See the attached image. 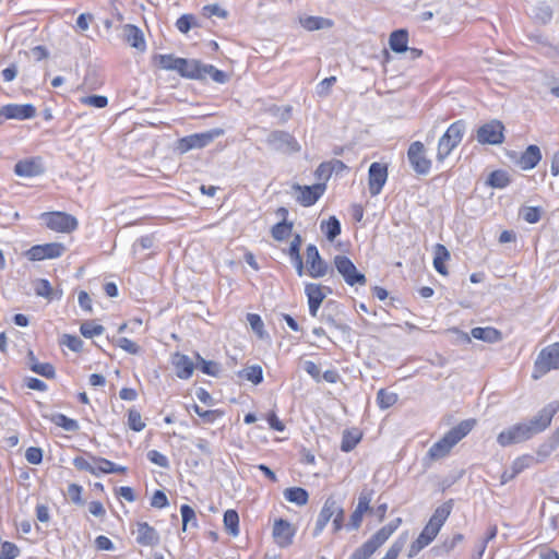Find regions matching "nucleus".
<instances>
[{
    "label": "nucleus",
    "mask_w": 559,
    "mask_h": 559,
    "mask_svg": "<svg viewBox=\"0 0 559 559\" xmlns=\"http://www.w3.org/2000/svg\"><path fill=\"white\" fill-rule=\"evenodd\" d=\"M388 180V166L382 163L374 162L369 166L368 170V188L371 197L380 194L382 188Z\"/></svg>",
    "instance_id": "nucleus-15"
},
{
    "label": "nucleus",
    "mask_w": 559,
    "mask_h": 559,
    "mask_svg": "<svg viewBox=\"0 0 559 559\" xmlns=\"http://www.w3.org/2000/svg\"><path fill=\"white\" fill-rule=\"evenodd\" d=\"M320 227L330 241H333L341 234V223L335 216H330L328 221L321 222Z\"/></svg>",
    "instance_id": "nucleus-38"
},
{
    "label": "nucleus",
    "mask_w": 559,
    "mask_h": 559,
    "mask_svg": "<svg viewBox=\"0 0 559 559\" xmlns=\"http://www.w3.org/2000/svg\"><path fill=\"white\" fill-rule=\"evenodd\" d=\"M332 289L328 286H322L316 283H308L305 287V294L308 298L309 312L312 317H316L318 310L326 297V294H331Z\"/></svg>",
    "instance_id": "nucleus-16"
},
{
    "label": "nucleus",
    "mask_w": 559,
    "mask_h": 559,
    "mask_svg": "<svg viewBox=\"0 0 559 559\" xmlns=\"http://www.w3.org/2000/svg\"><path fill=\"white\" fill-rule=\"evenodd\" d=\"M73 466L79 471H85L91 473L92 475L98 476L97 464H92L86 459L82 456H75L72 461Z\"/></svg>",
    "instance_id": "nucleus-54"
},
{
    "label": "nucleus",
    "mask_w": 559,
    "mask_h": 559,
    "mask_svg": "<svg viewBox=\"0 0 559 559\" xmlns=\"http://www.w3.org/2000/svg\"><path fill=\"white\" fill-rule=\"evenodd\" d=\"M25 459L29 464L38 465L43 461V450L38 447H29L25 452Z\"/></svg>",
    "instance_id": "nucleus-63"
},
{
    "label": "nucleus",
    "mask_w": 559,
    "mask_h": 559,
    "mask_svg": "<svg viewBox=\"0 0 559 559\" xmlns=\"http://www.w3.org/2000/svg\"><path fill=\"white\" fill-rule=\"evenodd\" d=\"M224 526L226 532L236 537L239 534V515L237 511L229 509L224 513Z\"/></svg>",
    "instance_id": "nucleus-40"
},
{
    "label": "nucleus",
    "mask_w": 559,
    "mask_h": 559,
    "mask_svg": "<svg viewBox=\"0 0 559 559\" xmlns=\"http://www.w3.org/2000/svg\"><path fill=\"white\" fill-rule=\"evenodd\" d=\"M36 116V108L32 104H8L0 108V126L7 120H27Z\"/></svg>",
    "instance_id": "nucleus-10"
},
{
    "label": "nucleus",
    "mask_w": 559,
    "mask_h": 559,
    "mask_svg": "<svg viewBox=\"0 0 559 559\" xmlns=\"http://www.w3.org/2000/svg\"><path fill=\"white\" fill-rule=\"evenodd\" d=\"M179 59H180V57H176L173 53H167V55L157 53V55L153 56L152 62L155 67H158L159 69L177 72Z\"/></svg>",
    "instance_id": "nucleus-34"
},
{
    "label": "nucleus",
    "mask_w": 559,
    "mask_h": 559,
    "mask_svg": "<svg viewBox=\"0 0 559 559\" xmlns=\"http://www.w3.org/2000/svg\"><path fill=\"white\" fill-rule=\"evenodd\" d=\"M402 519L396 518L378 530L368 540L357 548L349 559H369L401 526Z\"/></svg>",
    "instance_id": "nucleus-1"
},
{
    "label": "nucleus",
    "mask_w": 559,
    "mask_h": 559,
    "mask_svg": "<svg viewBox=\"0 0 559 559\" xmlns=\"http://www.w3.org/2000/svg\"><path fill=\"white\" fill-rule=\"evenodd\" d=\"M194 413L200 416L205 423H213L218 416H221V413L216 409H203L199 405L193 404L192 406Z\"/></svg>",
    "instance_id": "nucleus-61"
},
{
    "label": "nucleus",
    "mask_w": 559,
    "mask_h": 559,
    "mask_svg": "<svg viewBox=\"0 0 559 559\" xmlns=\"http://www.w3.org/2000/svg\"><path fill=\"white\" fill-rule=\"evenodd\" d=\"M389 45L396 53L406 52L408 50V32L404 28L392 32L389 37Z\"/></svg>",
    "instance_id": "nucleus-27"
},
{
    "label": "nucleus",
    "mask_w": 559,
    "mask_h": 559,
    "mask_svg": "<svg viewBox=\"0 0 559 559\" xmlns=\"http://www.w3.org/2000/svg\"><path fill=\"white\" fill-rule=\"evenodd\" d=\"M540 160H542L540 148L535 144H531L522 153L518 164L523 170H530V169H533L534 167H536Z\"/></svg>",
    "instance_id": "nucleus-24"
},
{
    "label": "nucleus",
    "mask_w": 559,
    "mask_h": 559,
    "mask_svg": "<svg viewBox=\"0 0 559 559\" xmlns=\"http://www.w3.org/2000/svg\"><path fill=\"white\" fill-rule=\"evenodd\" d=\"M534 15L543 24H546V23L550 22V20L552 17V10L549 5L542 4L535 9Z\"/></svg>",
    "instance_id": "nucleus-64"
},
{
    "label": "nucleus",
    "mask_w": 559,
    "mask_h": 559,
    "mask_svg": "<svg viewBox=\"0 0 559 559\" xmlns=\"http://www.w3.org/2000/svg\"><path fill=\"white\" fill-rule=\"evenodd\" d=\"M464 539L463 534L457 533L453 535L451 538H445L442 544L432 548V551L437 556H443L450 554L460 543Z\"/></svg>",
    "instance_id": "nucleus-37"
},
{
    "label": "nucleus",
    "mask_w": 559,
    "mask_h": 559,
    "mask_svg": "<svg viewBox=\"0 0 559 559\" xmlns=\"http://www.w3.org/2000/svg\"><path fill=\"white\" fill-rule=\"evenodd\" d=\"M399 400L394 392H389L385 389H380L377 393V403L381 409H388L393 406Z\"/></svg>",
    "instance_id": "nucleus-44"
},
{
    "label": "nucleus",
    "mask_w": 559,
    "mask_h": 559,
    "mask_svg": "<svg viewBox=\"0 0 559 559\" xmlns=\"http://www.w3.org/2000/svg\"><path fill=\"white\" fill-rule=\"evenodd\" d=\"M66 247L59 242L36 245L25 251V257L29 261H41L45 259H56L63 254Z\"/></svg>",
    "instance_id": "nucleus-12"
},
{
    "label": "nucleus",
    "mask_w": 559,
    "mask_h": 559,
    "mask_svg": "<svg viewBox=\"0 0 559 559\" xmlns=\"http://www.w3.org/2000/svg\"><path fill=\"white\" fill-rule=\"evenodd\" d=\"M197 368H199L203 373L209 376H217L219 372V365L212 360H205L199 354H197Z\"/></svg>",
    "instance_id": "nucleus-47"
},
{
    "label": "nucleus",
    "mask_w": 559,
    "mask_h": 559,
    "mask_svg": "<svg viewBox=\"0 0 559 559\" xmlns=\"http://www.w3.org/2000/svg\"><path fill=\"white\" fill-rule=\"evenodd\" d=\"M88 456L91 457V460L94 464H97L98 475L102 473L110 474V473H126L127 472V467L116 465L114 462H111L107 459L94 456L92 454H88Z\"/></svg>",
    "instance_id": "nucleus-33"
},
{
    "label": "nucleus",
    "mask_w": 559,
    "mask_h": 559,
    "mask_svg": "<svg viewBox=\"0 0 559 559\" xmlns=\"http://www.w3.org/2000/svg\"><path fill=\"white\" fill-rule=\"evenodd\" d=\"M407 158L413 170L419 176H426L431 169V160L427 157L425 145L419 142H413L407 150Z\"/></svg>",
    "instance_id": "nucleus-7"
},
{
    "label": "nucleus",
    "mask_w": 559,
    "mask_h": 559,
    "mask_svg": "<svg viewBox=\"0 0 559 559\" xmlns=\"http://www.w3.org/2000/svg\"><path fill=\"white\" fill-rule=\"evenodd\" d=\"M35 294L39 297L46 298L48 301L60 299L62 297L61 290H55L49 281L46 278H38L34 282Z\"/></svg>",
    "instance_id": "nucleus-31"
},
{
    "label": "nucleus",
    "mask_w": 559,
    "mask_h": 559,
    "mask_svg": "<svg viewBox=\"0 0 559 559\" xmlns=\"http://www.w3.org/2000/svg\"><path fill=\"white\" fill-rule=\"evenodd\" d=\"M334 265L338 274L349 286H364L367 283L365 274L359 272L353 261L346 255H335Z\"/></svg>",
    "instance_id": "nucleus-5"
},
{
    "label": "nucleus",
    "mask_w": 559,
    "mask_h": 559,
    "mask_svg": "<svg viewBox=\"0 0 559 559\" xmlns=\"http://www.w3.org/2000/svg\"><path fill=\"white\" fill-rule=\"evenodd\" d=\"M306 261L308 274L313 278L325 276L329 271V264L321 258L318 248L314 245H308L306 249Z\"/></svg>",
    "instance_id": "nucleus-14"
},
{
    "label": "nucleus",
    "mask_w": 559,
    "mask_h": 559,
    "mask_svg": "<svg viewBox=\"0 0 559 559\" xmlns=\"http://www.w3.org/2000/svg\"><path fill=\"white\" fill-rule=\"evenodd\" d=\"M223 134V129L215 128L206 132L187 135L178 141L177 148L181 154H185L191 150L203 148L211 144L216 138Z\"/></svg>",
    "instance_id": "nucleus-3"
},
{
    "label": "nucleus",
    "mask_w": 559,
    "mask_h": 559,
    "mask_svg": "<svg viewBox=\"0 0 559 559\" xmlns=\"http://www.w3.org/2000/svg\"><path fill=\"white\" fill-rule=\"evenodd\" d=\"M56 426L63 428L66 431H78L80 426L75 419L69 418L61 413L51 414L49 416H45Z\"/></svg>",
    "instance_id": "nucleus-35"
},
{
    "label": "nucleus",
    "mask_w": 559,
    "mask_h": 559,
    "mask_svg": "<svg viewBox=\"0 0 559 559\" xmlns=\"http://www.w3.org/2000/svg\"><path fill=\"white\" fill-rule=\"evenodd\" d=\"M533 437L526 423L513 425L512 427L501 431L497 437V442L501 447H508L514 443L526 441Z\"/></svg>",
    "instance_id": "nucleus-11"
},
{
    "label": "nucleus",
    "mask_w": 559,
    "mask_h": 559,
    "mask_svg": "<svg viewBox=\"0 0 559 559\" xmlns=\"http://www.w3.org/2000/svg\"><path fill=\"white\" fill-rule=\"evenodd\" d=\"M31 370L47 379H53L56 376L55 367L49 362H39L31 366Z\"/></svg>",
    "instance_id": "nucleus-52"
},
{
    "label": "nucleus",
    "mask_w": 559,
    "mask_h": 559,
    "mask_svg": "<svg viewBox=\"0 0 559 559\" xmlns=\"http://www.w3.org/2000/svg\"><path fill=\"white\" fill-rule=\"evenodd\" d=\"M300 194L298 195V202L304 206H310L314 204L324 192L323 185L305 186L304 188L298 187Z\"/></svg>",
    "instance_id": "nucleus-25"
},
{
    "label": "nucleus",
    "mask_w": 559,
    "mask_h": 559,
    "mask_svg": "<svg viewBox=\"0 0 559 559\" xmlns=\"http://www.w3.org/2000/svg\"><path fill=\"white\" fill-rule=\"evenodd\" d=\"M294 535L295 528L288 521L283 519L275 521L273 526V537L280 547L285 548L292 545Z\"/></svg>",
    "instance_id": "nucleus-17"
},
{
    "label": "nucleus",
    "mask_w": 559,
    "mask_h": 559,
    "mask_svg": "<svg viewBox=\"0 0 559 559\" xmlns=\"http://www.w3.org/2000/svg\"><path fill=\"white\" fill-rule=\"evenodd\" d=\"M46 226L55 231L71 233L78 228V219L64 212H46L40 215Z\"/></svg>",
    "instance_id": "nucleus-6"
},
{
    "label": "nucleus",
    "mask_w": 559,
    "mask_h": 559,
    "mask_svg": "<svg viewBox=\"0 0 559 559\" xmlns=\"http://www.w3.org/2000/svg\"><path fill=\"white\" fill-rule=\"evenodd\" d=\"M439 530L433 527L432 524L427 523L423 528L419 536L412 543L408 557L413 558L419 554L425 547H427L439 534Z\"/></svg>",
    "instance_id": "nucleus-18"
},
{
    "label": "nucleus",
    "mask_w": 559,
    "mask_h": 559,
    "mask_svg": "<svg viewBox=\"0 0 559 559\" xmlns=\"http://www.w3.org/2000/svg\"><path fill=\"white\" fill-rule=\"evenodd\" d=\"M292 230L293 223L284 219L272 227L271 235L275 240L283 241L290 236Z\"/></svg>",
    "instance_id": "nucleus-43"
},
{
    "label": "nucleus",
    "mask_w": 559,
    "mask_h": 559,
    "mask_svg": "<svg viewBox=\"0 0 559 559\" xmlns=\"http://www.w3.org/2000/svg\"><path fill=\"white\" fill-rule=\"evenodd\" d=\"M177 72L180 76L190 80H203L202 69L204 63L195 59L180 58Z\"/></svg>",
    "instance_id": "nucleus-19"
},
{
    "label": "nucleus",
    "mask_w": 559,
    "mask_h": 559,
    "mask_svg": "<svg viewBox=\"0 0 559 559\" xmlns=\"http://www.w3.org/2000/svg\"><path fill=\"white\" fill-rule=\"evenodd\" d=\"M300 25L309 31H319L324 28H331L334 23L332 20L322 16H299Z\"/></svg>",
    "instance_id": "nucleus-29"
},
{
    "label": "nucleus",
    "mask_w": 559,
    "mask_h": 559,
    "mask_svg": "<svg viewBox=\"0 0 559 559\" xmlns=\"http://www.w3.org/2000/svg\"><path fill=\"white\" fill-rule=\"evenodd\" d=\"M171 362L178 378L187 380L192 376L195 366L187 355L176 353L173 356Z\"/></svg>",
    "instance_id": "nucleus-23"
},
{
    "label": "nucleus",
    "mask_w": 559,
    "mask_h": 559,
    "mask_svg": "<svg viewBox=\"0 0 559 559\" xmlns=\"http://www.w3.org/2000/svg\"><path fill=\"white\" fill-rule=\"evenodd\" d=\"M202 73H203V80L207 75H210L214 82L221 83V84L227 82V80H228V75L224 71L216 69L212 64H204L203 69H202Z\"/></svg>",
    "instance_id": "nucleus-50"
},
{
    "label": "nucleus",
    "mask_w": 559,
    "mask_h": 559,
    "mask_svg": "<svg viewBox=\"0 0 559 559\" xmlns=\"http://www.w3.org/2000/svg\"><path fill=\"white\" fill-rule=\"evenodd\" d=\"M450 253L443 245L436 246V255L433 258V266L436 271L442 275H447L448 271L444 261L449 259Z\"/></svg>",
    "instance_id": "nucleus-42"
},
{
    "label": "nucleus",
    "mask_w": 559,
    "mask_h": 559,
    "mask_svg": "<svg viewBox=\"0 0 559 559\" xmlns=\"http://www.w3.org/2000/svg\"><path fill=\"white\" fill-rule=\"evenodd\" d=\"M284 497L287 501L297 506H305L308 502V491L301 487H290L284 490Z\"/></svg>",
    "instance_id": "nucleus-36"
},
{
    "label": "nucleus",
    "mask_w": 559,
    "mask_h": 559,
    "mask_svg": "<svg viewBox=\"0 0 559 559\" xmlns=\"http://www.w3.org/2000/svg\"><path fill=\"white\" fill-rule=\"evenodd\" d=\"M559 411V402H551L544 406L527 424L533 436L545 431Z\"/></svg>",
    "instance_id": "nucleus-9"
},
{
    "label": "nucleus",
    "mask_w": 559,
    "mask_h": 559,
    "mask_svg": "<svg viewBox=\"0 0 559 559\" xmlns=\"http://www.w3.org/2000/svg\"><path fill=\"white\" fill-rule=\"evenodd\" d=\"M20 555L19 547L11 543L4 542L1 545L0 559H15Z\"/></svg>",
    "instance_id": "nucleus-60"
},
{
    "label": "nucleus",
    "mask_w": 559,
    "mask_h": 559,
    "mask_svg": "<svg viewBox=\"0 0 559 559\" xmlns=\"http://www.w3.org/2000/svg\"><path fill=\"white\" fill-rule=\"evenodd\" d=\"M62 344L69 349L75 353H80L83 349V341L76 335L64 334L62 336Z\"/></svg>",
    "instance_id": "nucleus-59"
},
{
    "label": "nucleus",
    "mask_w": 559,
    "mask_h": 559,
    "mask_svg": "<svg viewBox=\"0 0 559 559\" xmlns=\"http://www.w3.org/2000/svg\"><path fill=\"white\" fill-rule=\"evenodd\" d=\"M475 420L466 419L461 421L457 426L450 429L444 438L448 439L450 445L454 447L460 442L474 427Z\"/></svg>",
    "instance_id": "nucleus-26"
},
{
    "label": "nucleus",
    "mask_w": 559,
    "mask_h": 559,
    "mask_svg": "<svg viewBox=\"0 0 559 559\" xmlns=\"http://www.w3.org/2000/svg\"><path fill=\"white\" fill-rule=\"evenodd\" d=\"M269 146L275 151L293 153L299 151L300 146L296 139L286 131H273L266 139Z\"/></svg>",
    "instance_id": "nucleus-13"
},
{
    "label": "nucleus",
    "mask_w": 559,
    "mask_h": 559,
    "mask_svg": "<svg viewBox=\"0 0 559 559\" xmlns=\"http://www.w3.org/2000/svg\"><path fill=\"white\" fill-rule=\"evenodd\" d=\"M535 463V457L525 454L516 457L511 465V469H513L518 475L522 473L524 469L531 467Z\"/></svg>",
    "instance_id": "nucleus-51"
},
{
    "label": "nucleus",
    "mask_w": 559,
    "mask_h": 559,
    "mask_svg": "<svg viewBox=\"0 0 559 559\" xmlns=\"http://www.w3.org/2000/svg\"><path fill=\"white\" fill-rule=\"evenodd\" d=\"M557 449L558 444L552 440V438H550L547 442L538 447L535 463L544 462Z\"/></svg>",
    "instance_id": "nucleus-49"
},
{
    "label": "nucleus",
    "mask_w": 559,
    "mask_h": 559,
    "mask_svg": "<svg viewBox=\"0 0 559 559\" xmlns=\"http://www.w3.org/2000/svg\"><path fill=\"white\" fill-rule=\"evenodd\" d=\"M476 140L480 144L498 145L504 141V126L500 120L492 119L477 129Z\"/></svg>",
    "instance_id": "nucleus-8"
},
{
    "label": "nucleus",
    "mask_w": 559,
    "mask_h": 559,
    "mask_svg": "<svg viewBox=\"0 0 559 559\" xmlns=\"http://www.w3.org/2000/svg\"><path fill=\"white\" fill-rule=\"evenodd\" d=\"M453 508V500L450 499L445 502H443L441 506H439L431 518L429 519L428 523L432 524L433 527L438 528L439 531L448 520V518L451 514Z\"/></svg>",
    "instance_id": "nucleus-28"
},
{
    "label": "nucleus",
    "mask_w": 559,
    "mask_h": 559,
    "mask_svg": "<svg viewBox=\"0 0 559 559\" xmlns=\"http://www.w3.org/2000/svg\"><path fill=\"white\" fill-rule=\"evenodd\" d=\"M239 376L254 384H259L263 380V371L260 366H250L239 371Z\"/></svg>",
    "instance_id": "nucleus-46"
},
{
    "label": "nucleus",
    "mask_w": 559,
    "mask_h": 559,
    "mask_svg": "<svg viewBox=\"0 0 559 559\" xmlns=\"http://www.w3.org/2000/svg\"><path fill=\"white\" fill-rule=\"evenodd\" d=\"M128 425L133 431H142L145 428V424L142 421L140 412L136 409H130L128 413Z\"/></svg>",
    "instance_id": "nucleus-57"
},
{
    "label": "nucleus",
    "mask_w": 559,
    "mask_h": 559,
    "mask_svg": "<svg viewBox=\"0 0 559 559\" xmlns=\"http://www.w3.org/2000/svg\"><path fill=\"white\" fill-rule=\"evenodd\" d=\"M180 513L182 518V530L186 531L187 526L192 523L193 526H197V516L194 510L188 506L182 504L180 507Z\"/></svg>",
    "instance_id": "nucleus-55"
},
{
    "label": "nucleus",
    "mask_w": 559,
    "mask_h": 559,
    "mask_svg": "<svg viewBox=\"0 0 559 559\" xmlns=\"http://www.w3.org/2000/svg\"><path fill=\"white\" fill-rule=\"evenodd\" d=\"M453 447L450 445L448 439H445L444 437L442 439H440L439 441H437L436 443H433L429 451H428V456L431 459V460H439V459H442L444 456H447L451 449Z\"/></svg>",
    "instance_id": "nucleus-41"
},
{
    "label": "nucleus",
    "mask_w": 559,
    "mask_h": 559,
    "mask_svg": "<svg viewBox=\"0 0 559 559\" xmlns=\"http://www.w3.org/2000/svg\"><path fill=\"white\" fill-rule=\"evenodd\" d=\"M247 321L249 322L252 331L260 337L263 338L265 331H264V323L261 319V317L257 313H248L247 314Z\"/></svg>",
    "instance_id": "nucleus-53"
},
{
    "label": "nucleus",
    "mask_w": 559,
    "mask_h": 559,
    "mask_svg": "<svg viewBox=\"0 0 559 559\" xmlns=\"http://www.w3.org/2000/svg\"><path fill=\"white\" fill-rule=\"evenodd\" d=\"M336 510H337L336 500L333 497H329L325 500V502L318 515L316 526L313 528L314 537L319 536L323 532V530L325 528L326 524L332 519V516L334 515Z\"/></svg>",
    "instance_id": "nucleus-21"
},
{
    "label": "nucleus",
    "mask_w": 559,
    "mask_h": 559,
    "mask_svg": "<svg viewBox=\"0 0 559 559\" xmlns=\"http://www.w3.org/2000/svg\"><path fill=\"white\" fill-rule=\"evenodd\" d=\"M466 130L464 120H457L450 124L445 133L439 139L437 159L442 162L461 143Z\"/></svg>",
    "instance_id": "nucleus-2"
},
{
    "label": "nucleus",
    "mask_w": 559,
    "mask_h": 559,
    "mask_svg": "<svg viewBox=\"0 0 559 559\" xmlns=\"http://www.w3.org/2000/svg\"><path fill=\"white\" fill-rule=\"evenodd\" d=\"M510 177L507 171L498 169L489 174L486 183L491 188L503 189L510 183Z\"/></svg>",
    "instance_id": "nucleus-39"
},
{
    "label": "nucleus",
    "mask_w": 559,
    "mask_h": 559,
    "mask_svg": "<svg viewBox=\"0 0 559 559\" xmlns=\"http://www.w3.org/2000/svg\"><path fill=\"white\" fill-rule=\"evenodd\" d=\"M372 495H373V490L364 488L359 495L358 503H357L356 508L360 509L364 512L372 511L370 508Z\"/></svg>",
    "instance_id": "nucleus-58"
},
{
    "label": "nucleus",
    "mask_w": 559,
    "mask_h": 559,
    "mask_svg": "<svg viewBox=\"0 0 559 559\" xmlns=\"http://www.w3.org/2000/svg\"><path fill=\"white\" fill-rule=\"evenodd\" d=\"M104 331L105 328L100 324H96L94 321H85L80 326L81 334L86 338L102 335Z\"/></svg>",
    "instance_id": "nucleus-48"
},
{
    "label": "nucleus",
    "mask_w": 559,
    "mask_h": 559,
    "mask_svg": "<svg viewBox=\"0 0 559 559\" xmlns=\"http://www.w3.org/2000/svg\"><path fill=\"white\" fill-rule=\"evenodd\" d=\"M552 369H559V342L543 348L534 364V378L544 376Z\"/></svg>",
    "instance_id": "nucleus-4"
},
{
    "label": "nucleus",
    "mask_w": 559,
    "mask_h": 559,
    "mask_svg": "<svg viewBox=\"0 0 559 559\" xmlns=\"http://www.w3.org/2000/svg\"><path fill=\"white\" fill-rule=\"evenodd\" d=\"M135 534V540L142 546H155L159 543L158 532L146 522H139Z\"/></svg>",
    "instance_id": "nucleus-20"
},
{
    "label": "nucleus",
    "mask_w": 559,
    "mask_h": 559,
    "mask_svg": "<svg viewBox=\"0 0 559 559\" xmlns=\"http://www.w3.org/2000/svg\"><path fill=\"white\" fill-rule=\"evenodd\" d=\"M360 438L361 436L359 432L345 430L342 437L341 450L343 452L352 451L358 444Z\"/></svg>",
    "instance_id": "nucleus-45"
},
{
    "label": "nucleus",
    "mask_w": 559,
    "mask_h": 559,
    "mask_svg": "<svg viewBox=\"0 0 559 559\" xmlns=\"http://www.w3.org/2000/svg\"><path fill=\"white\" fill-rule=\"evenodd\" d=\"M83 105L93 106L95 108H105L108 105V98L103 95H90L80 98Z\"/></svg>",
    "instance_id": "nucleus-56"
},
{
    "label": "nucleus",
    "mask_w": 559,
    "mask_h": 559,
    "mask_svg": "<svg viewBox=\"0 0 559 559\" xmlns=\"http://www.w3.org/2000/svg\"><path fill=\"white\" fill-rule=\"evenodd\" d=\"M40 158L19 160L14 166V173L19 177H36L44 173Z\"/></svg>",
    "instance_id": "nucleus-22"
},
{
    "label": "nucleus",
    "mask_w": 559,
    "mask_h": 559,
    "mask_svg": "<svg viewBox=\"0 0 559 559\" xmlns=\"http://www.w3.org/2000/svg\"><path fill=\"white\" fill-rule=\"evenodd\" d=\"M193 25L194 16L192 14H183L176 22V27L183 34H187Z\"/></svg>",
    "instance_id": "nucleus-62"
},
{
    "label": "nucleus",
    "mask_w": 559,
    "mask_h": 559,
    "mask_svg": "<svg viewBox=\"0 0 559 559\" xmlns=\"http://www.w3.org/2000/svg\"><path fill=\"white\" fill-rule=\"evenodd\" d=\"M471 335L476 340H480L490 344L500 342L502 340V333L492 326L473 328Z\"/></svg>",
    "instance_id": "nucleus-30"
},
{
    "label": "nucleus",
    "mask_w": 559,
    "mask_h": 559,
    "mask_svg": "<svg viewBox=\"0 0 559 559\" xmlns=\"http://www.w3.org/2000/svg\"><path fill=\"white\" fill-rule=\"evenodd\" d=\"M124 33H126V40L128 41V44L131 47L136 48L139 50L145 49L144 36H143L142 31L138 26L132 25V24H127L124 26Z\"/></svg>",
    "instance_id": "nucleus-32"
}]
</instances>
